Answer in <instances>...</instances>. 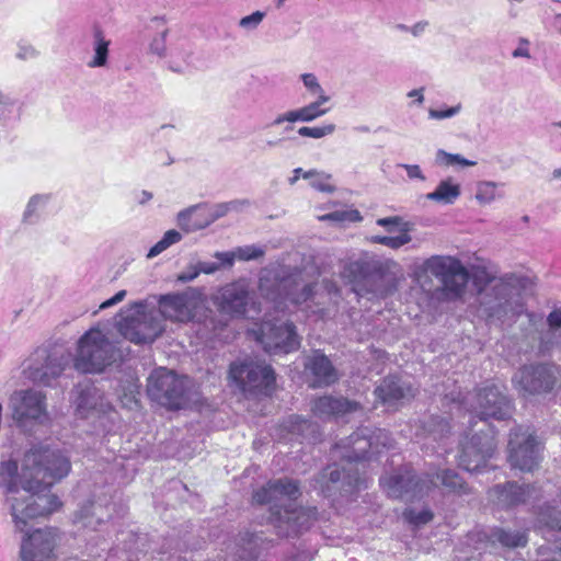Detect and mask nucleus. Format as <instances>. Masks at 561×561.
Here are the masks:
<instances>
[{
    "label": "nucleus",
    "instance_id": "nucleus-1",
    "mask_svg": "<svg viewBox=\"0 0 561 561\" xmlns=\"http://www.w3.org/2000/svg\"><path fill=\"white\" fill-rule=\"evenodd\" d=\"M70 469L69 456L46 445L33 446L25 453L21 474L15 460L0 463V484L9 494H16L8 499L15 527L24 530L26 518L47 516L58 510L61 503L49 490Z\"/></svg>",
    "mask_w": 561,
    "mask_h": 561
},
{
    "label": "nucleus",
    "instance_id": "nucleus-2",
    "mask_svg": "<svg viewBox=\"0 0 561 561\" xmlns=\"http://www.w3.org/2000/svg\"><path fill=\"white\" fill-rule=\"evenodd\" d=\"M368 428H362L335 444L332 457L341 463H332L321 470L313 479V488L332 502L348 497L362 489L368 488V479L359 473V462L380 454L379 444L391 446V438L383 430L368 435Z\"/></svg>",
    "mask_w": 561,
    "mask_h": 561
},
{
    "label": "nucleus",
    "instance_id": "nucleus-3",
    "mask_svg": "<svg viewBox=\"0 0 561 561\" xmlns=\"http://www.w3.org/2000/svg\"><path fill=\"white\" fill-rule=\"evenodd\" d=\"M477 288V314L490 327H511L526 312L524 291L529 278L507 273L495 277L483 266H477L470 275Z\"/></svg>",
    "mask_w": 561,
    "mask_h": 561
},
{
    "label": "nucleus",
    "instance_id": "nucleus-4",
    "mask_svg": "<svg viewBox=\"0 0 561 561\" xmlns=\"http://www.w3.org/2000/svg\"><path fill=\"white\" fill-rule=\"evenodd\" d=\"M300 495L299 482L289 478L270 480L254 491L252 502L268 505L270 523L280 537H295L309 529L314 518L312 510L298 507L293 501Z\"/></svg>",
    "mask_w": 561,
    "mask_h": 561
},
{
    "label": "nucleus",
    "instance_id": "nucleus-5",
    "mask_svg": "<svg viewBox=\"0 0 561 561\" xmlns=\"http://www.w3.org/2000/svg\"><path fill=\"white\" fill-rule=\"evenodd\" d=\"M341 277L357 296L385 298L397 290L401 275L396 261L363 252L343 265Z\"/></svg>",
    "mask_w": 561,
    "mask_h": 561
},
{
    "label": "nucleus",
    "instance_id": "nucleus-6",
    "mask_svg": "<svg viewBox=\"0 0 561 561\" xmlns=\"http://www.w3.org/2000/svg\"><path fill=\"white\" fill-rule=\"evenodd\" d=\"M115 325L121 335L137 345L154 342L164 331L157 309H149L144 301H136L122 310Z\"/></svg>",
    "mask_w": 561,
    "mask_h": 561
},
{
    "label": "nucleus",
    "instance_id": "nucleus-7",
    "mask_svg": "<svg viewBox=\"0 0 561 561\" xmlns=\"http://www.w3.org/2000/svg\"><path fill=\"white\" fill-rule=\"evenodd\" d=\"M122 354L107 336L99 329H91L78 341V350L72 357L76 370L83 374L102 373L112 365Z\"/></svg>",
    "mask_w": 561,
    "mask_h": 561
},
{
    "label": "nucleus",
    "instance_id": "nucleus-8",
    "mask_svg": "<svg viewBox=\"0 0 561 561\" xmlns=\"http://www.w3.org/2000/svg\"><path fill=\"white\" fill-rule=\"evenodd\" d=\"M73 403L81 419H91L94 426L105 433L115 430L118 413L93 383L85 382L76 387Z\"/></svg>",
    "mask_w": 561,
    "mask_h": 561
},
{
    "label": "nucleus",
    "instance_id": "nucleus-9",
    "mask_svg": "<svg viewBox=\"0 0 561 561\" xmlns=\"http://www.w3.org/2000/svg\"><path fill=\"white\" fill-rule=\"evenodd\" d=\"M190 379L167 368L154 369L147 385L149 398L169 410H181L188 402Z\"/></svg>",
    "mask_w": 561,
    "mask_h": 561
},
{
    "label": "nucleus",
    "instance_id": "nucleus-10",
    "mask_svg": "<svg viewBox=\"0 0 561 561\" xmlns=\"http://www.w3.org/2000/svg\"><path fill=\"white\" fill-rule=\"evenodd\" d=\"M71 362L72 354L68 351L38 347L28 358L24 374L34 383L49 387L70 367Z\"/></svg>",
    "mask_w": 561,
    "mask_h": 561
},
{
    "label": "nucleus",
    "instance_id": "nucleus-11",
    "mask_svg": "<svg viewBox=\"0 0 561 561\" xmlns=\"http://www.w3.org/2000/svg\"><path fill=\"white\" fill-rule=\"evenodd\" d=\"M560 381L561 369L551 363L524 365L512 377L514 388L524 396L549 393Z\"/></svg>",
    "mask_w": 561,
    "mask_h": 561
},
{
    "label": "nucleus",
    "instance_id": "nucleus-12",
    "mask_svg": "<svg viewBox=\"0 0 561 561\" xmlns=\"http://www.w3.org/2000/svg\"><path fill=\"white\" fill-rule=\"evenodd\" d=\"M293 283L294 279L290 277L278 279L271 275H262L257 288L264 299L273 302L275 310L284 311L286 301L297 306L306 304V307L309 308L308 302L313 300L314 296V285L306 284L300 291H296L290 288Z\"/></svg>",
    "mask_w": 561,
    "mask_h": 561
},
{
    "label": "nucleus",
    "instance_id": "nucleus-13",
    "mask_svg": "<svg viewBox=\"0 0 561 561\" xmlns=\"http://www.w3.org/2000/svg\"><path fill=\"white\" fill-rule=\"evenodd\" d=\"M256 339L264 351L271 355L288 354L300 346L296 325L279 319L264 320L259 328Z\"/></svg>",
    "mask_w": 561,
    "mask_h": 561
},
{
    "label": "nucleus",
    "instance_id": "nucleus-14",
    "mask_svg": "<svg viewBox=\"0 0 561 561\" xmlns=\"http://www.w3.org/2000/svg\"><path fill=\"white\" fill-rule=\"evenodd\" d=\"M229 377L243 391L270 394L275 386V373L270 365L253 360L233 362Z\"/></svg>",
    "mask_w": 561,
    "mask_h": 561
},
{
    "label": "nucleus",
    "instance_id": "nucleus-15",
    "mask_svg": "<svg viewBox=\"0 0 561 561\" xmlns=\"http://www.w3.org/2000/svg\"><path fill=\"white\" fill-rule=\"evenodd\" d=\"M540 443L529 427L518 425L511 430L508 461L520 471H533L540 461Z\"/></svg>",
    "mask_w": 561,
    "mask_h": 561
},
{
    "label": "nucleus",
    "instance_id": "nucleus-16",
    "mask_svg": "<svg viewBox=\"0 0 561 561\" xmlns=\"http://www.w3.org/2000/svg\"><path fill=\"white\" fill-rule=\"evenodd\" d=\"M472 413L481 421L494 419L507 420L512 416L514 404L505 394L504 388L494 383H488L479 388L471 404Z\"/></svg>",
    "mask_w": 561,
    "mask_h": 561
},
{
    "label": "nucleus",
    "instance_id": "nucleus-17",
    "mask_svg": "<svg viewBox=\"0 0 561 561\" xmlns=\"http://www.w3.org/2000/svg\"><path fill=\"white\" fill-rule=\"evenodd\" d=\"M218 309L230 317H247L250 312L260 314V305L253 300L249 283L239 279L224 286L216 296Z\"/></svg>",
    "mask_w": 561,
    "mask_h": 561
},
{
    "label": "nucleus",
    "instance_id": "nucleus-18",
    "mask_svg": "<svg viewBox=\"0 0 561 561\" xmlns=\"http://www.w3.org/2000/svg\"><path fill=\"white\" fill-rule=\"evenodd\" d=\"M425 266L434 276L440 278L450 298L460 297L470 279L468 270L451 256H432L426 260Z\"/></svg>",
    "mask_w": 561,
    "mask_h": 561
},
{
    "label": "nucleus",
    "instance_id": "nucleus-19",
    "mask_svg": "<svg viewBox=\"0 0 561 561\" xmlns=\"http://www.w3.org/2000/svg\"><path fill=\"white\" fill-rule=\"evenodd\" d=\"M495 449L494 438L489 433L473 434L460 440L457 456L458 466L469 472H480Z\"/></svg>",
    "mask_w": 561,
    "mask_h": 561
},
{
    "label": "nucleus",
    "instance_id": "nucleus-20",
    "mask_svg": "<svg viewBox=\"0 0 561 561\" xmlns=\"http://www.w3.org/2000/svg\"><path fill=\"white\" fill-rule=\"evenodd\" d=\"M379 484L391 499L412 501L423 492L422 479L409 465L400 467L390 474L380 477Z\"/></svg>",
    "mask_w": 561,
    "mask_h": 561
},
{
    "label": "nucleus",
    "instance_id": "nucleus-21",
    "mask_svg": "<svg viewBox=\"0 0 561 561\" xmlns=\"http://www.w3.org/2000/svg\"><path fill=\"white\" fill-rule=\"evenodd\" d=\"M32 519L26 518L24 530L16 527L19 531L25 533L21 543V559L22 561H51L56 547V533L50 528L35 529L30 533L28 520Z\"/></svg>",
    "mask_w": 561,
    "mask_h": 561
},
{
    "label": "nucleus",
    "instance_id": "nucleus-22",
    "mask_svg": "<svg viewBox=\"0 0 561 561\" xmlns=\"http://www.w3.org/2000/svg\"><path fill=\"white\" fill-rule=\"evenodd\" d=\"M46 396L38 390L27 389L13 392L10 398L12 417L20 425L27 421H39L46 416Z\"/></svg>",
    "mask_w": 561,
    "mask_h": 561
},
{
    "label": "nucleus",
    "instance_id": "nucleus-23",
    "mask_svg": "<svg viewBox=\"0 0 561 561\" xmlns=\"http://www.w3.org/2000/svg\"><path fill=\"white\" fill-rule=\"evenodd\" d=\"M195 293V289H190L160 296L159 310H157L160 319L163 317L176 322H188L193 318L192 299Z\"/></svg>",
    "mask_w": 561,
    "mask_h": 561
},
{
    "label": "nucleus",
    "instance_id": "nucleus-24",
    "mask_svg": "<svg viewBox=\"0 0 561 561\" xmlns=\"http://www.w3.org/2000/svg\"><path fill=\"white\" fill-rule=\"evenodd\" d=\"M362 409L357 401L342 396H322L312 403V412L322 420L339 419L352 414Z\"/></svg>",
    "mask_w": 561,
    "mask_h": 561
},
{
    "label": "nucleus",
    "instance_id": "nucleus-25",
    "mask_svg": "<svg viewBox=\"0 0 561 561\" xmlns=\"http://www.w3.org/2000/svg\"><path fill=\"white\" fill-rule=\"evenodd\" d=\"M376 398L388 407L396 405L399 401L414 396L411 385L397 376L385 377L374 390Z\"/></svg>",
    "mask_w": 561,
    "mask_h": 561
},
{
    "label": "nucleus",
    "instance_id": "nucleus-26",
    "mask_svg": "<svg viewBox=\"0 0 561 561\" xmlns=\"http://www.w3.org/2000/svg\"><path fill=\"white\" fill-rule=\"evenodd\" d=\"M450 430L451 426L447 419L439 415L430 416L423 422L422 433L419 434L424 438V443H422L423 447H431L435 450L436 447L432 445V443H436L437 448L447 453V440L449 438Z\"/></svg>",
    "mask_w": 561,
    "mask_h": 561
},
{
    "label": "nucleus",
    "instance_id": "nucleus-27",
    "mask_svg": "<svg viewBox=\"0 0 561 561\" xmlns=\"http://www.w3.org/2000/svg\"><path fill=\"white\" fill-rule=\"evenodd\" d=\"M114 505L110 503L89 502L75 514L73 523L79 528L96 530V527L112 518Z\"/></svg>",
    "mask_w": 561,
    "mask_h": 561
},
{
    "label": "nucleus",
    "instance_id": "nucleus-28",
    "mask_svg": "<svg viewBox=\"0 0 561 561\" xmlns=\"http://www.w3.org/2000/svg\"><path fill=\"white\" fill-rule=\"evenodd\" d=\"M306 368L314 377L317 386H330L337 380V374L331 360L320 351H316L306 363Z\"/></svg>",
    "mask_w": 561,
    "mask_h": 561
},
{
    "label": "nucleus",
    "instance_id": "nucleus-29",
    "mask_svg": "<svg viewBox=\"0 0 561 561\" xmlns=\"http://www.w3.org/2000/svg\"><path fill=\"white\" fill-rule=\"evenodd\" d=\"M168 68L175 73H187L196 68L193 60V49L186 39L173 44L170 48Z\"/></svg>",
    "mask_w": 561,
    "mask_h": 561
},
{
    "label": "nucleus",
    "instance_id": "nucleus-30",
    "mask_svg": "<svg viewBox=\"0 0 561 561\" xmlns=\"http://www.w3.org/2000/svg\"><path fill=\"white\" fill-rule=\"evenodd\" d=\"M288 433L296 436L300 442L317 443L321 433L319 425L300 415H289L283 423Z\"/></svg>",
    "mask_w": 561,
    "mask_h": 561
},
{
    "label": "nucleus",
    "instance_id": "nucleus-31",
    "mask_svg": "<svg viewBox=\"0 0 561 561\" xmlns=\"http://www.w3.org/2000/svg\"><path fill=\"white\" fill-rule=\"evenodd\" d=\"M497 499V503L503 507H512L526 502L530 495V486L518 484L516 482H507L505 484H496L492 490Z\"/></svg>",
    "mask_w": 561,
    "mask_h": 561
},
{
    "label": "nucleus",
    "instance_id": "nucleus-32",
    "mask_svg": "<svg viewBox=\"0 0 561 561\" xmlns=\"http://www.w3.org/2000/svg\"><path fill=\"white\" fill-rule=\"evenodd\" d=\"M111 41L106 38L100 26H94L92 31L91 48L92 57L87 61L89 68H105L108 64Z\"/></svg>",
    "mask_w": 561,
    "mask_h": 561
},
{
    "label": "nucleus",
    "instance_id": "nucleus-33",
    "mask_svg": "<svg viewBox=\"0 0 561 561\" xmlns=\"http://www.w3.org/2000/svg\"><path fill=\"white\" fill-rule=\"evenodd\" d=\"M434 479L440 483L448 494L465 495L470 493L468 483L454 469H442L434 474Z\"/></svg>",
    "mask_w": 561,
    "mask_h": 561
},
{
    "label": "nucleus",
    "instance_id": "nucleus-34",
    "mask_svg": "<svg viewBox=\"0 0 561 561\" xmlns=\"http://www.w3.org/2000/svg\"><path fill=\"white\" fill-rule=\"evenodd\" d=\"M51 199L50 194H35L33 195L22 214V224L33 226L38 224L46 214V208L49 201Z\"/></svg>",
    "mask_w": 561,
    "mask_h": 561
},
{
    "label": "nucleus",
    "instance_id": "nucleus-35",
    "mask_svg": "<svg viewBox=\"0 0 561 561\" xmlns=\"http://www.w3.org/2000/svg\"><path fill=\"white\" fill-rule=\"evenodd\" d=\"M460 194V185L454 183L449 178L440 181L435 191L426 194V198L439 204L451 205L458 199Z\"/></svg>",
    "mask_w": 561,
    "mask_h": 561
},
{
    "label": "nucleus",
    "instance_id": "nucleus-36",
    "mask_svg": "<svg viewBox=\"0 0 561 561\" xmlns=\"http://www.w3.org/2000/svg\"><path fill=\"white\" fill-rule=\"evenodd\" d=\"M546 323L548 331L540 335L539 341V351L543 354L556 345L553 337L556 332L561 329V308H553L547 316Z\"/></svg>",
    "mask_w": 561,
    "mask_h": 561
},
{
    "label": "nucleus",
    "instance_id": "nucleus-37",
    "mask_svg": "<svg viewBox=\"0 0 561 561\" xmlns=\"http://www.w3.org/2000/svg\"><path fill=\"white\" fill-rule=\"evenodd\" d=\"M491 538L493 541L508 548L525 547L528 541L525 531H512L503 528L493 529Z\"/></svg>",
    "mask_w": 561,
    "mask_h": 561
},
{
    "label": "nucleus",
    "instance_id": "nucleus-38",
    "mask_svg": "<svg viewBox=\"0 0 561 561\" xmlns=\"http://www.w3.org/2000/svg\"><path fill=\"white\" fill-rule=\"evenodd\" d=\"M204 208V205L198 204L181 210L178 214V225L186 232L196 231L205 228L204 221L192 220V217Z\"/></svg>",
    "mask_w": 561,
    "mask_h": 561
},
{
    "label": "nucleus",
    "instance_id": "nucleus-39",
    "mask_svg": "<svg viewBox=\"0 0 561 561\" xmlns=\"http://www.w3.org/2000/svg\"><path fill=\"white\" fill-rule=\"evenodd\" d=\"M182 240V234L178 230L171 229L168 230L161 240H159L153 247L150 248L147 257L152 259L163 251H165L171 245L180 242Z\"/></svg>",
    "mask_w": 561,
    "mask_h": 561
},
{
    "label": "nucleus",
    "instance_id": "nucleus-40",
    "mask_svg": "<svg viewBox=\"0 0 561 561\" xmlns=\"http://www.w3.org/2000/svg\"><path fill=\"white\" fill-rule=\"evenodd\" d=\"M496 187L497 183L492 181H483L478 183L476 199L481 205L491 204L493 201H495L496 197H501V195L496 193Z\"/></svg>",
    "mask_w": 561,
    "mask_h": 561
},
{
    "label": "nucleus",
    "instance_id": "nucleus-41",
    "mask_svg": "<svg viewBox=\"0 0 561 561\" xmlns=\"http://www.w3.org/2000/svg\"><path fill=\"white\" fill-rule=\"evenodd\" d=\"M300 79L304 83L306 90L310 93V95L316 96L320 101H330L331 98L321 87L318 78L313 73H302Z\"/></svg>",
    "mask_w": 561,
    "mask_h": 561
},
{
    "label": "nucleus",
    "instance_id": "nucleus-42",
    "mask_svg": "<svg viewBox=\"0 0 561 561\" xmlns=\"http://www.w3.org/2000/svg\"><path fill=\"white\" fill-rule=\"evenodd\" d=\"M436 161L439 164L451 167V165H461V167H473L476 165L474 161L468 160L463 158L459 153H449L443 149H439L436 153Z\"/></svg>",
    "mask_w": 561,
    "mask_h": 561
},
{
    "label": "nucleus",
    "instance_id": "nucleus-43",
    "mask_svg": "<svg viewBox=\"0 0 561 561\" xmlns=\"http://www.w3.org/2000/svg\"><path fill=\"white\" fill-rule=\"evenodd\" d=\"M434 517L433 512L430 508H423L415 511L413 508H407L403 512V518L411 525L420 527L430 523Z\"/></svg>",
    "mask_w": 561,
    "mask_h": 561
},
{
    "label": "nucleus",
    "instance_id": "nucleus-44",
    "mask_svg": "<svg viewBox=\"0 0 561 561\" xmlns=\"http://www.w3.org/2000/svg\"><path fill=\"white\" fill-rule=\"evenodd\" d=\"M373 242L382 244L390 249L397 250L405 244H408L412 238L408 232H402L398 236H374L371 238Z\"/></svg>",
    "mask_w": 561,
    "mask_h": 561
},
{
    "label": "nucleus",
    "instance_id": "nucleus-45",
    "mask_svg": "<svg viewBox=\"0 0 561 561\" xmlns=\"http://www.w3.org/2000/svg\"><path fill=\"white\" fill-rule=\"evenodd\" d=\"M539 522L551 530H561V511L547 506L540 512Z\"/></svg>",
    "mask_w": 561,
    "mask_h": 561
},
{
    "label": "nucleus",
    "instance_id": "nucleus-46",
    "mask_svg": "<svg viewBox=\"0 0 561 561\" xmlns=\"http://www.w3.org/2000/svg\"><path fill=\"white\" fill-rule=\"evenodd\" d=\"M168 28L163 30L162 32L158 33L150 42L149 44V53L152 55L158 56L159 58H167L169 59L170 49L167 48V36H168Z\"/></svg>",
    "mask_w": 561,
    "mask_h": 561
},
{
    "label": "nucleus",
    "instance_id": "nucleus-47",
    "mask_svg": "<svg viewBox=\"0 0 561 561\" xmlns=\"http://www.w3.org/2000/svg\"><path fill=\"white\" fill-rule=\"evenodd\" d=\"M335 125L334 124H325L322 126H302L298 128L297 133L301 137H310L314 139H320L325 136L332 135L335 131Z\"/></svg>",
    "mask_w": 561,
    "mask_h": 561
},
{
    "label": "nucleus",
    "instance_id": "nucleus-48",
    "mask_svg": "<svg viewBox=\"0 0 561 561\" xmlns=\"http://www.w3.org/2000/svg\"><path fill=\"white\" fill-rule=\"evenodd\" d=\"M328 102L329 101H320L316 99V101L302 106L306 123L313 122L314 119L325 115L330 108L323 107V105Z\"/></svg>",
    "mask_w": 561,
    "mask_h": 561
},
{
    "label": "nucleus",
    "instance_id": "nucleus-49",
    "mask_svg": "<svg viewBox=\"0 0 561 561\" xmlns=\"http://www.w3.org/2000/svg\"><path fill=\"white\" fill-rule=\"evenodd\" d=\"M297 122L306 123L305 114L302 107L287 111L277 115L274 121L270 124V126H278L284 123L295 124Z\"/></svg>",
    "mask_w": 561,
    "mask_h": 561
},
{
    "label": "nucleus",
    "instance_id": "nucleus-50",
    "mask_svg": "<svg viewBox=\"0 0 561 561\" xmlns=\"http://www.w3.org/2000/svg\"><path fill=\"white\" fill-rule=\"evenodd\" d=\"M320 220H330L335 222H353L360 220V215L358 210H335L321 216Z\"/></svg>",
    "mask_w": 561,
    "mask_h": 561
},
{
    "label": "nucleus",
    "instance_id": "nucleus-51",
    "mask_svg": "<svg viewBox=\"0 0 561 561\" xmlns=\"http://www.w3.org/2000/svg\"><path fill=\"white\" fill-rule=\"evenodd\" d=\"M265 12L255 11L250 15L243 16L239 21V26L245 31H254L259 27L265 18Z\"/></svg>",
    "mask_w": 561,
    "mask_h": 561
},
{
    "label": "nucleus",
    "instance_id": "nucleus-52",
    "mask_svg": "<svg viewBox=\"0 0 561 561\" xmlns=\"http://www.w3.org/2000/svg\"><path fill=\"white\" fill-rule=\"evenodd\" d=\"M330 179L331 175L323 172H317L313 180L310 181V185L319 192L333 193L335 191V186L330 183Z\"/></svg>",
    "mask_w": 561,
    "mask_h": 561
},
{
    "label": "nucleus",
    "instance_id": "nucleus-53",
    "mask_svg": "<svg viewBox=\"0 0 561 561\" xmlns=\"http://www.w3.org/2000/svg\"><path fill=\"white\" fill-rule=\"evenodd\" d=\"M237 260L251 261L263 256L264 251L255 245L239 247L236 250Z\"/></svg>",
    "mask_w": 561,
    "mask_h": 561
},
{
    "label": "nucleus",
    "instance_id": "nucleus-54",
    "mask_svg": "<svg viewBox=\"0 0 561 561\" xmlns=\"http://www.w3.org/2000/svg\"><path fill=\"white\" fill-rule=\"evenodd\" d=\"M229 213V207L227 202L226 203H219L213 206L207 215L206 219L204 220L205 228L216 221L217 219L226 216Z\"/></svg>",
    "mask_w": 561,
    "mask_h": 561
},
{
    "label": "nucleus",
    "instance_id": "nucleus-55",
    "mask_svg": "<svg viewBox=\"0 0 561 561\" xmlns=\"http://www.w3.org/2000/svg\"><path fill=\"white\" fill-rule=\"evenodd\" d=\"M462 106H461V103H458L454 106H450V107H447L445 110H435V108H430L428 110V117L432 118V119H446V118H450V117H454L456 115H458L461 111Z\"/></svg>",
    "mask_w": 561,
    "mask_h": 561
},
{
    "label": "nucleus",
    "instance_id": "nucleus-56",
    "mask_svg": "<svg viewBox=\"0 0 561 561\" xmlns=\"http://www.w3.org/2000/svg\"><path fill=\"white\" fill-rule=\"evenodd\" d=\"M38 56V50L28 42L20 41L15 57L20 60H30Z\"/></svg>",
    "mask_w": 561,
    "mask_h": 561
},
{
    "label": "nucleus",
    "instance_id": "nucleus-57",
    "mask_svg": "<svg viewBox=\"0 0 561 561\" xmlns=\"http://www.w3.org/2000/svg\"><path fill=\"white\" fill-rule=\"evenodd\" d=\"M398 167L402 168L407 171V175L410 180H420V181L426 180L420 165H417V164L400 163V164H398Z\"/></svg>",
    "mask_w": 561,
    "mask_h": 561
},
{
    "label": "nucleus",
    "instance_id": "nucleus-58",
    "mask_svg": "<svg viewBox=\"0 0 561 561\" xmlns=\"http://www.w3.org/2000/svg\"><path fill=\"white\" fill-rule=\"evenodd\" d=\"M201 270H198L197 265L192 264L178 275V280L181 283H190L197 278Z\"/></svg>",
    "mask_w": 561,
    "mask_h": 561
},
{
    "label": "nucleus",
    "instance_id": "nucleus-59",
    "mask_svg": "<svg viewBox=\"0 0 561 561\" xmlns=\"http://www.w3.org/2000/svg\"><path fill=\"white\" fill-rule=\"evenodd\" d=\"M214 256L219 261L220 267H231L237 260L236 251L216 252Z\"/></svg>",
    "mask_w": 561,
    "mask_h": 561
},
{
    "label": "nucleus",
    "instance_id": "nucleus-60",
    "mask_svg": "<svg viewBox=\"0 0 561 561\" xmlns=\"http://www.w3.org/2000/svg\"><path fill=\"white\" fill-rule=\"evenodd\" d=\"M125 297H126V290L122 289V290L117 291L110 299L103 301L101 304V306H100V309H106V308H110L112 306H115L116 304L123 301Z\"/></svg>",
    "mask_w": 561,
    "mask_h": 561
},
{
    "label": "nucleus",
    "instance_id": "nucleus-61",
    "mask_svg": "<svg viewBox=\"0 0 561 561\" xmlns=\"http://www.w3.org/2000/svg\"><path fill=\"white\" fill-rule=\"evenodd\" d=\"M196 265L201 273L205 274H214L220 270V264L216 262H198Z\"/></svg>",
    "mask_w": 561,
    "mask_h": 561
},
{
    "label": "nucleus",
    "instance_id": "nucleus-62",
    "mask_svg": "<svg viewBox=\"0 0 561 561\" xmlns=\"http://www.w3.org/2000/svg\"><path fill=\"white\" fill-rule=\"evenodd\" d=\"M227 204L229 207V211H231V210L239 211L242 208L250 206V201L249 199H234V201L227 202Z\"/></svg>",
    "mask_w": 561,
    "mask_h": 561
},
{
    "label": "nucleus",
    "instance_id": "nucleus-63",
    "mask_svg": "<svg viewBox=\"0 0 561 561\" xmlns=\"http://www.w3.org/2000/svg\"><path fill=\"white\" fill-rule=\"evenodd\" d=\"M423 90V88L411 90L410 92H408V96L415 99L414 102L421 105L424 102Z\"/></svg>",
    "mask_w": 561,
    "mask_h": 561
},
{
    "label": "nucleus",
    "instance_id": "nucleus-64",
    "mask_svg": "<svg viewBox=\"0 0 561 561\" xmlns=\"http://www.w3.org/2000/svg\"><path fill=\"white\" fill-rule=\"evenodd\" d=\"M398 218L397 217H387V218H380L377 220V224L379 226H382V227H387V226H390V225H397L398 224Z\"/></svg>",
    "mask_w": 561,
    "mask_h": 561
}]
</instances>
